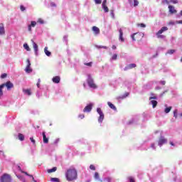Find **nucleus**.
<instances>
[{"instance_id":"10","label":"nucleus","mask_w":182,"mask_h":182,"mask_svg":"<svg viewBox=\"0 0 182 182\" xmlns=\"http://www.w3.org/2000/svg\"><path fill=\"white\" fill-rule=\"evenodd\" d=\"M31 42H33V48L34 49V51H35V55L36 56H38V44H36V43L33 42V40H31Z\"/></svg>"},{"instance_id":"11","label":"nucleus","mask_w":182,"mask_h":182,"mask_svg":"<svg viewBox=\"0 0 182 182\" xmlns=\"http://www.w3.org/2000/svg\"><path fill=\"white\" fill-rule=\"evenodd\" d=\"M136 64L134 63H132V64H129L128 65H127L124 68V70H129V69H133L134 68H136Z\"/></svg>"},{"instance_id":"34","label":"nucleus","mask_w":182,"mask_h":182,"mask_svg":"<svg viewBox=\"0 0 182 182\" xmlns=\"http://www.w3.org/2000/svg\"><path fill=\"white\" fill-rule=\"evenodd\" d=\"M93 63L90 62V63H84V65H85V66H89L90 68H92V65Z\"/></svg>"},{"instance_id":"30","label":"nucleus","mask_w":182,"mask_h":182,"mask_svg":"<svg viewBox=\"0 0 182 182\" xmlns=\"http://www.w3.org/2000/svg\"><path fill=\"white\" fill-rule=\"evenodd\" d=\"M102 9H104L105 12L106 13L109 12V8L107 7V5L102 6Z\"/></svg>"},{"instance_id":"21","label":"nucleus","mask_w":182,"mask_h":182,"mask_svg":"<svg viewBox=\"0 0 182 182\" xmlns=\"http://www.w3.org/2000/svg\"><path fill=\"white\" fill-rule=\"evenodd\" d=\"M25 70L26 73H32V68H31V66L29 65H26Z\"/></svg>"},{"instance_id":"18","label":"nucleus","mask_w":182,"mask_h":182,"mask_svg":"<svg viewBox=\"0 0 182 182\" xmlns=\"http://www.w3.org/2000/svg\"><path fill=\"white\" fill-rule=\"evenodd\" d=\"M107 105L109 106V107H110V109H112V110H117V108H116V106H114V105H113L112 102H108Z\"/></svg>"},{"instance_id":"13","label":"nucleus","mask_w":182,"mask_h":182,"mask_svg":"<svg viewBox=\"0 0 182 182\" xmlns=\"http://www.w3.org/2000/svg\"><path fill=\"white\" fill-rule=\"evenodd\" d=\"M43 134V141L45 143V144H48L49 143V139L46 137V134H45V132L42 133Z\"/></svg>"},{"instance_id":"40","label":"nucleus","mask_w":182,"mask_h":182,"mask_svg":"<svg viewBox=\"0 0 182 182\" xmlns=\"http://www.w3.org/2000/svg\"><path fill=\"white\" fill-rule=\"evenodd\" d=\"M139 5V1L134 0V6H137Z\"/></svg>"},{"instance_id":"16","label":"nucleus","mask_w":182,"mask_h":182,"mask_svg":"<svg viewBox=\"0 0 182 182\" xmlns=\"http://www.w3.org/2000/svg\"><path fill=\"white\" fill-rule=\"evenodd\" d=\"M168 9H169V12L171 14H176L177 11L176 10V9H174V6H168Z\"/></svg>"},{"instance_id":"31","label":"nucleus","mask_w":182,"mask_h":182,"mask_svg":"<svg viewBox=\"0 0 182 182\" xmlns=\"http://www.w3.org/2000/svg\"><path fill=\"white\" fill-rule=\"evenodd\" d=\"M178 110L177 109H175L173 111V117H175V119H177V114H178Z\"/></svg>"},{"instance_id":"57","label":"nucleus","mask_w":182,"mask_h":182,"mask_svg":"<svg viewBox=\"0 0 182 182\" xmlns=\"http://www.w3.org/2000/svg\"><path fill=\"white\" fill-rule=\"evenodd\" d=\"M41 85V80H38V82H37V86L39 87V85Z\"/></svg>"},{"instance_id":"51","label":"nucleus","mask_w":182,"mask_h":182,"mask_svg":"<svg viewBox=\"0 0 182 182\" xmlns=\"http://www.w3.org/2000/svg\"><path fill=\"white\" fill-rule=\"evenodd\" d=\"M80 119H85V114H82L79 115Z\"/></svg>"},{"instance_id":"12","label":"nucleus","mask_w":182,"mask_h":182,"mask_svg":"<svg viewBox=\"0 0 182 182\" xmlns=\"http://www.w3.org/2000/svg\"><path fill=\"white\" fill-rule=\"evenodd\" d=\"M0 35H5V26L4 23H0Z\"/></svg>"},{"instance_id":"15","label":"nucleus","mask_w":182,"mask_h":182,"mask_svg":"<svg viewBox=\"0 0 182 182\" xmlns=\"http://www.w3.org/2000/svg\"><path fill=\"white\" fill-rule=\"evenodd\" d=\"M119 41H121V42H124V38H123V30H122V28H119Z\"/></svg>"},{"instance_id":"1","label":"nucleus","mask_w":182,"mask_h":182,"mask_svg":"<svg viewBox=\"0 0 182 182\" xmlns=\"http://www.w3.org/2000/svg\"><path fill=\"white\" fill-rule=\"evenodd\" d=\"M65 178L67 181H75V180H77V171L76 168H68L65 173Z\"/></svg>"},{"instance_id":"61","label":"nucleus","mask_w":182,"mask_h":182,"mask_svg":"<svg viewBox=\"0 0 182 182\" xmlns=\"http://www.w3.org/2000/svg\"><path fill=\"white\" fill-rule=\"evenodd\" d=\"M169 144H171V146H174V143H173V141H170Z\"/></svg>"},{"instance_id":"14","label":"nucleus","mask_w":182,"mask_h":182,"mask_svg":"<svg viewBox=\"0 0 182 182\" xmlns=\"http://www.w3.org/2000/svg\"><path fill=\"white\" fill-rule=\"evenodd\" d=\"M52 81L53 82V83H60V77L55 76L53 77Z\"/></svg>"},{"instance_id":"24","label":"nucleus","mask_w":182,"mask_h":182,"mask_svg":"<svg viewBox=\"0 0 182 182\" xmlns=\"http://www.w3.org/2000/svg\"><path fill=\"white\" fill-rule=\"evenodd\" d=\"M56 170H58L57 167H53L51 169H48V173H55V171H56Z\"/></svg>"},{"instance_id":"2","label":"nucleus","mask_w":182,"mask_h":182,"mask_svg":"<svg viewBox=\"0 0 182 182\" xmlns=\"http://www.w3.org/2000/svg\"><path fill=\"white\" fill-rule=\"evenodd\" d=\"M1 182H12V177L9 173L3 174L0 178Z\"/></svg>"},{"instance_id":"3","label":"nucleus","mask_w":182,"mask_h":182,"mask_svg":"<svg viewBox=\"0 0 182 182\" xmlns=\"http://www.w3.org/2000/svg\"><path fill=\"white\" fill-rule=\"evenodd\" d=\"M87 82L88 83V86H90L92 89H96V87H97L96 84H95V81L93 80V78H92V76L90 75H88Z\"/></svg>"},{"instance_id":"60","label":"nucleus","mask_w":182,"mask_h":182,"mask_svg":"<svg viewBox=\"0 0 182 182\" xmlns=\"http://www.w3.org/2000/svg\"><path fill=\"white\" fill-rule=\"evenodd\" d=\"M31 177L33 178V181L36 182V181H35V178H33V176L31 175Z\"/></svg>"},{"instance_id":"27","label":"nucleus","mask_w":182,"mask_h":182,"mask_svg":"<svg viewBox=\"0 0 182 182\" xmlns=\"http://www.w3.org/2000/svg\"><path fill=\"white\" fill-rule=\"evenodd\" d=\"M4 87V85L1 84V85H0V97H1V96H4V91L2 90V89H3Z\"/></svg>"},{"instance_id":"54","label":"nucleus","mask_w":182,"mask_h":182,"mask_svg":"<svg viewBox=\"0 0 182 182\" xmlns=\"http://www.w3.org/2000/svg\"><path fill=\"white\" fill-rule=\"evenodd\" d=\"M103 48L104 49H107V46H98V48Z\"/></svg>"},{"instance_id":"44","label":"nucleus","mask_w":182,"mask_h":182,"mask_svg":"<svg viewBox=\"0 0 182 182\" xmlns=\"http://www.w3.org/2000/svg\"><path fill=\"white\" fill-rule=\"evenodd\" d=\"M129 182H136V181H134V178H133V177L132 176L129 177Z\"/></svg>"},{"instance_id":"7","label":"nucleus","mask_w":182,"mask_h":182,"mask_svg":"<svg viewBox=\"0 0 182 182\" xmlns=\"http://www.w3.org/2000/svg\"><path fill=\"white\" fill-rule=\"evenodd\" d=\"M4 85V87H6L7 90H11L14 87V83L11 81H7L6 83L1 84Z\"/></svg>"},{"instance_id":"41","label":"nucleus","mask_w":182,"mask_h":182,"mask_svg":"<svg viewBox=\"0 0 182 182\" xmlns=\"http://www.w3.org/2000/svg\"><path fill=\"white\" fill-rule=\"evenodd\" d=\"M90 170H92L93 171H95V170H96V167L94 166V165H90Z\"/></svg>"},{"instance_id":"45","label":"nucleus","mask_w":182,"mask_h":182,"mask_svg":"<svg viewBox=\"0 0 182 182\" xmlns=\"http://www.w3.org/2000/svg\"><path fill=\"white\" fill-rule=\"evenodd\" d=\"M30 140H31V143H33V144H36V141L33 139V137H31Z\"/></svg>"},{"instance_id":"52","label":"nucleus","mask_w":182,"mask_h":182,"mask_svg":"<svg viewBox=\"0 0 182 182\" xmlns=\"http://www.w3.org/2000/svg\"><path fill=\"white\" fill-rule=\"evenodd\" d=\"M28 31L32 32V26L31 25L28 26Z\"/></svg>"},{"instance_id":"25","label":"nucleus","mask_w":182,"mask_h":182,"mask_svg":"<svg viewBox=\"0 0 182 182\" xmlns=\"http://www.w3.org/2000/svg\"><path fill=\"white\" fill-rule=\"evenodd\" d=\"M151 103L152 105L153 109H154V107H156V106H157V101H156V100H151Z\"/></svg>"},{"instance_id":"33","label":"nucleus","mask_w":182,"mask_h":182,"mask_svg":"<svg viewBox=\"0 0 182 182\" xmlns=\"http://www.w3.org/2000/svg\"><path fill=\"white\" fill-rule=\"evenodd\" d=\"M110 16L112 18V19H114V11L113 10H111Z\"/></svg>"},{"instance_id":"19","label":"nucleus","mask_w":182,"mask_h":182,"mask_svg":"<svg viewBox=\"0 0 182 182\" xmlns=\"http://www.w3.org/2000/svg\"><path fill=\"white\" fill-rule=\"evenodd\" d=\"M94 178H95V180H98V181L103 182V180L100 179L99 173L97 172L95 173Z\"/></svg>"},{"instance_id":"42","label":"nucleus","mask_w":182,"mask_h":182,"mask_svg":"<svg viewBox=\"0 0 182 182\" xmlns=\"http://www.w3.org/2000/svg\"><path fill=\"white\" fill-rule=\"evenodd\" d=\"M95 4H97V5H99L100 4H102V0H94Z\"/></svg>"},{"instance_id":"47","label":"nucleus","mask_w":182,"mask_h":182,"mask_svg":"<svg viewBox=\"0 0 182 182\" xmlns=\"http://www.w3.org/2000/svg\"><path fill=\"white\" fill-rule=\"evenodd\" d=\"M170 1L172 3V4H178V1L177 0H170Z\"/></svg>"},{"instance_id":"49","label":"nucleus","mask_w":182,"mask_h":182,"mask_svg":"<svg viewBox=\"0 0 182 182\" xmlns=\"http://www.w3.org/2000/svg\"><path fill=\"white\" fill-rule=\"evenodd\" d=\"M153 99H154V100H156V99H157V97L154 96V97H149V100H153Z\"/></svg>"},{"instance_id":"29","label":"nucleus","mask_w":182,"mask_h":182,"mask_svg":"<svg viewBox=\"0 0 182 182\" xmlns=\"http://www.w3.org/2000/svg\"><path fill=\"white\" fill-rule=\"evenodd\" d=\"M50 181H53V182H60V180H59V178H51Z\"/></svg>"},{"instance_id":"35","label":"nucleus","mask_w":182,"mask_h":182,"mask_svg":"<svg viewBox=\"0 0 182 182\" xmlns=\"http://www.w3.org/2000/svg\"><path fill=\"white\" fill-rule=\"evenodd\" d=\"M137 26H140V28H146V24H144V23H138Z\"/></svg>"},{"instance_id":"53","label":"nucleus","mask_w":182,"mask_h":182,"mask_svg":"<svg viewBox=\"0 0 182 182\" xmlns=\"http://www.w3.org/2000/svg\"><path fill=\"white\" fill-rule=\"evenodd\" d=\"M107 4V0H104L102 2V6H105Z\"/></svg>"},{"instance_id":"56","label":"nucleus","mask_w":182,"mask_h":182,"mask_svg":"<svg viewBox=\"0 0 182 182\" xmlns=\"http://www.w3.org/2000/svg\"><path fill=\"white\" fill-rule=\"evenodd\" d=\"M0 153H2L3 156H5L4 153L5 151L2 149H0Z\"/></svg>"},{"instance_id":"62","label":"nucleus","mask_w":182,"mask_h":182,"mask_svg":"<svg viewBox=\"0 0 182 182\" xmlns=\"http://www.w3.org/2000/svg\"><path fill=\"white\" fill-rule=\"evenodd\" d=\"M112 49H114H114H116V46H112Z\"/></svg>"},{"instance_id":"46","label":"nucleus","mask_w":182,"mask_h":182,"mask_svg":"<svg viewBox=\"0 0 182 182\" xmlns=\"http://www.w3.org/2000/svg\"><path fill=\"white\" fill-rule=\"evenodd\" d=\"M167 25H168V26H173V25H174V21H169V22L167 23Z\"/></svg>"},{"instance_id":"23","label":"nucleus","mask_w":182,"mask_h":182,"mask_svg":"<svg viewBox=\"0 0 182 182\" xmlns=\"http://www.w3.org/2000/svg\"><path fill=\"white\" fill-rule=\"evenodd\" d=\"M18 137L21 141H23V140H25V136H23L22 134H18Z\"/></svg>"},{"instance_id":"9","label":"nucleus","mask_w":182,"mask_h":182,"mask_svg":"<svg viewBox=\"0 0 182 182\" xmlns=\"http://www.w3.org/2000/svg\"><path fill=\"white\" fill-rule=\"evenodd\" d=\"M165 143H167V139L166 138H164V136H161L158 141L159 146H161L162 144H164Z\"/></svg>"},{"instance_id":"36","label":"nucleus","mask_w":182,"mask_h":182,"mask_svg":"<svg viewBox=\"0 0 182 182\" xmlns=\"http://www.w3.org/2000/svg\"><path fill=\"white\" fill-rule=\"evenodd\" d=\"M8 76V74L6 73H3L1 75V79H5V77H6Z\"/></svg>"},{"instance_id":"43","label":"nucleus","mask_w":182,"mask_h":182,"mask_svg":"<svg viewBox=\"0 0 182 182\" xmlns=\"http://www.w3.org/2000/svg\"><path fill=\"white\" fill-rule=\"evenodd\" d=\"M20 9H21V11H22V12H23V11H25L26 9V8H25V6H20Z\"/></svg>"},{"instance_id":"59","label":"nucleus","mask_w":182,"mask_h":182,"mask_svg":"<svg viewBox=\"0 0 182 182\" xmlns=\"http://www.w3.org/2000/svg\"><path fill=\"white\" fill-rule=\"evenodd\" d=\"M176 23H181V24H182V20L177 21H176Z\"/></svg>"},{"instance_id":"38","label":"nucleus","mask_w":182,"mask_h":182,"mask_svg":"<svg viewBox=\"0 0 182 182\" xmlns=\"http://www.w3.org/2000/svg\"><path fill=\"white\" fill-rule=\"evenodd\" d=\"M37 22H38V23H41V24L44 23V21L42 18H38Z\"/></svg>"},{"instance_id":"50","label":"nucleus","mask_w":182,"mask_h":182,"mask_svg":"<svg viewBox=\"0 0 182 182\" xmlns=\"http://www.w3.org/2000/svg\"><path fill=\"white\" fill-rule=\"evenodd\" d=\"M21 173H23V174H26V176H28V177H31V176L29 173H28V172H25V171H21Z\"/></svg>"},{"instance_id":"39","label":"nucleus","mask_w":182,"mask_h":182,"mask_svg":"<svg viewBox=\"0 0 182 182\" xmlns=\"http://www.w3.org/2000/svg\"><path fill=\"white\" fill-rule=\"evenodd\" d=\"M112 60H116L117 59V54H114L112 57Z\"/></svg>"},{"instance_id":"17","label":"nucleus","mask_w":182,"mask_h":182,"mask_svg":"<svg viewBox=\"0 0 182 182\" xmlns=\"http://www.w3.org/2000/svg\"><path fill=\"white\" fill-rule=\"evenodd\" d=\"M92 31L95 32V35H99L100 33V29L97 26H93Z\"/></svg>"},{"instance_id":"8","label":"nucleus","mask_w":182,"mask_h":182,"mask_svg":"<svg viewBox=\"0 0 182 182\" xmlns=\"http://www.w3.org/2000/svg\"><path fill=\"white\" fill-rule=\"evenodd\" d=\"M92 107H93V105L89 104L84 108L83 109L84 113L92 112Z\"/></svg>"},{"instance_id":"63","label":"nucleus","mask_w":182,"mask_h":182,"mask_svg":"<svg viewBox=\"0 0 182 182\" xmlns=\"http://www.w3.org/2000/svg\"><path fill=\"white\" fill-rule=\"evenodd\" d=\"M125 95H126L125 97H127V96H129V93L128 92H127Z\"/></svg>"},{"instance_id":"5","label":"nucleus","mask_w":182,"mask_h":182,"mask_svg":"<svg viewBox=\"0 0 182 182\" xmlns=\"http://www.w3.org/2000/svg\"><path fill=\"white\" fill-rule=\"evenodd\" d=\"M132 41H136L137 42H139V41H141V39H143V34L140 33H136L132 36Z\"/></svg>"},{"instance_id":"32","label":"nucleus","mask_w":182,"mask_h":182,"mask_svg":"<svg viewBox=\"0 0 182 182\" xmlns=\"http://www.w3.org/2000/svg\"><path fill=\"white\" fill-rule=\"evenodd\" d=\"M174 52H176V50H168L167 53L168 55H173V53H174Z\"/></svg>"},{"instance_id":"37","label":"nucleus","mask_w":182,"mask_h":182,"mask_svg":"<svg viewBox=\"0 0 182 182\" xmlns=\"http://www.w3.org/2000/svg\"><path fill=\"white\" fill-rule=\"evenodd\" d=\"M30 26H31L33 28H35V26H36V21H31Z\"/></svg>"},{"instance_id":"58","label":"nucleus","mask_w":182,"mask_h":182,"mask_svg":"<svg viewBox=\"0 0 182 182\" xmlns=\"http://www.w3.org/2000/svg\"><path fill=\"white\" fill-rule=\"evenodd\" d=\"M160 83H161L164 86V85H166V81H161Z\"/></svg>"},{"instance_id":"64","label":"nucleus","mask_w":182,"mask_h":182,"mask_svg":"<svg viewBox=\"0 0 182 182\" xmlns=\"http://www.w3.org/2000/svg\"><path fill=\"white\" fill-rule=\"evenodd\" d=\"M166 4H169L168 0H165Z\"/></svg>"},{"instance_id":"48","label":"nucleus","mask_w":182,"mask_h":182,"mask_svg":"<svg viewBox=\"0 0 182 182\" xmlns=\"http://www.w3.org/2000/svg\"><path fill=\"white\" fill-rule=\"evenodd\" d=\"M26 62H27V66H31V60H29V59H27Z\"/></svg>"},{"instance_id":"55","label":"nucleus","mask_w":182,"mask_h":182,"mask_svg":"<svg viewBox=\"0 0 182 182\" xmlns=\"http://www.w3.org/2000/svg\"><path fill=\"white\" fill-rule=\"evenodd\" d=\"M151 147L152 149H156V146H155L154 144H151Z\"/></svg>"},{"instance_id":"22","label":"nucleus","mask_w":182,"mask_h":182,"mask_svg":"<svg viewBox=\"0 0 182 182\" xmlns=\"http://www.w3.org/2000/svg\"><path fill=\"white\" fill-rule=\"evenodd\" d=\"M23 93H26V95H28V96H31L32 95V92H31V90H23Z\"/></svg>"},{"instance_id":"20","label":"nucleus","mask_w":182,"mask_h":182,"mask_svg":"<svg viewBox=\"0 0 182 182\" xmlns=\"http://www.w3.org/2000/svg\"><path fill=\"white\" fill-rule=\"evenodd\" d=\"M44 52H45V54L46 55V56H50V55H52V53H50V51L48 50V47H45Z\"/></svg>"},{"instance_id":"28","label":"nucleus","mask_w":182,"mask_h":182,"mask_svg":"<svg viewBox=\"0 0 182 182\" xmlns=\"http://www.w3.org/2000/svg\"><path fill=\"white\" fill-rule=\"evenodd\" d=\"M171 109L172 107H166L164 110V112L165 113H170V112L171 111Z\"/></svg>"},{"instance_id":"26","label":"nucleus","mask_w":182,"mask_h":182,"mask_svg":"<svg viewBox=\"0 0 182 182\" xmlns=\"http://www.w3.org/2000/svg\"><path fill=\"white\" fill-rule=\"evenodd\" d=\"M24 49H26L28 52L31 51V48H29V46L27 43L23 44Z\"/></svg>"},{"instance_id":"4","label":"nucleus","mask_w":182,"mask_h":182,"mask_svg":"<svg viewBox=\"0 0 182 182\" xmlns=\"http://www.w3.org/2000/svg\"><path fill=\"white\" fill-rule=\"evenodd\" d=\"M166 31H168V28L164 26L162 27L157 33L156 36L159 39H163L164 38V36L161 35L163 32H166Z\"/></svg>"},{"instance_id":"6","label":"nucleus","mask_w":182,"mask_h":182,"mask_svg":"<svg viewBox=\"0 0 182 182\" xmlns=\"http://www.w3.org/2000/svg\"><path fill=\"white\" fill-rule=\"evenodd\" d=\"M97 112L98 114H100V117L98 118V122L99 123H102V122H103V120L105 119V114H103V112L102 111L101 108H97Z\"/></svg>"}]
</instances>
